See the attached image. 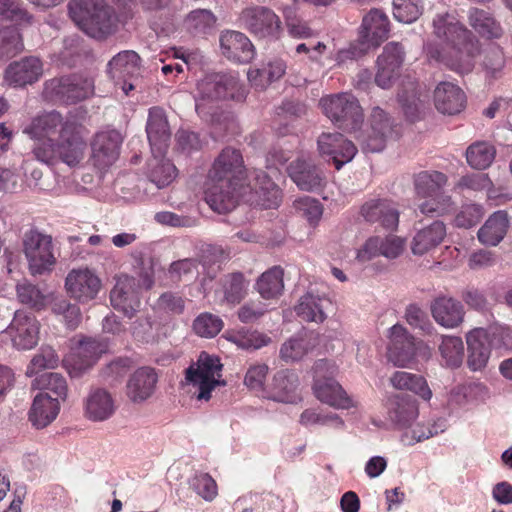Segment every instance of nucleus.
<instances>
[{"label": "nucleus", "mask_w": 512, "mask_h": 512, "mask_svg": "<svg viewBox=\"0 0 512 512\" xmlns=\"http://www.w3.org/2000/svg\"><path fill=\"white\" fill-rule=\"evenodd\" d=\"M248 170L240 150L225 147L214 159L208 172L205 199L210 208L225 214L232 211L240 198L265 209L276 208L282 191L264 171Z\"/></svg>", "instance_id": "1"}, {"label": "nucleus", "mask_w": 512, "mask_h": 512, "mask_svg": "<svg viewBox=\"0 0 512 512\" xmlns=\"http://www.w3.org/2000/svg\"><path fill=\"white\" fill-rule=\"evenodd\" d=\"M82 126L69 122L64 126L57 140L40 139L34 143V157L47 165L62 162L70 168L78 167L84 159L86 142L82 136Z\"/></svg>", "instance_id": "2"}, {"label": "nucleus", "mask_w": 512, "mask_h": 512, "mask_svg": "<svg viewBox=\"0 0 512 512\" xmlns=\"http://www.w3.org/2000/svg\"><path fill=\"white\" fill-rule=\"evenodd\" d=\"M68 9L72 20L92 38L104 39L116 30L115 12L104 0H72Z\"/></svg>", "instance_id": "3"}, {"label": "nucleus", "mask_w": 512, "mask_h": 512, "mask_svg": "<svg viewBox=\"0 0 512 512\" xmlns=\"http://www.w3.org/2000/svg\"><path fill=\"white\" fill-rule=\"evenodd\" d=\"M198 98L196 111L199 115H205L206 101H218L232 99L241 101L245 97V90L239 79L230 74H210L197 84Z\"/></svg>", "instance_id": "4"}, {"label": "nucleus", "mask_w": 512, "mask_h": 512, "mask_svg": "<svg viewBox=\"0 0 512 512\" xmlns=\"http://www.w3.org/2000/svg\"><path fill=\"white\" fill-rule=\"evenodd\" d=\"M222 367L218 357L201 352L197 361L186 369L185 379L196 388L194 395L198 400L208 401L215 387L226 385L225 380L219 379Z\"/></svg>", "instance_id": "5"}, {"label": "nucleus", "mask_w": 512, "mask_h": 512, "mask_svg": "<svg viewBox=\"0 0 512 512\" xmlns=\"http://www.w3.org/2000/svg\"><path fill=\"white\" fill-rule=\"evenodd\" d=\"M427 56L443 64L450 70L459 73H470L475 65V60L480 54V43L476 37L457 46H450L449 49L441 48L436 43H429L426 46Z\"/></svg>", "instance_id": "6"}, {"label": "nucleus", "mask_w": 512, "mask_h": 512, "mask_svg": "<svg viewBox=\"0 0 512 512\" xmlns=\"http://www.w3.org/2000/svg\"><path fill=\"white\" fill-rule=\"evenodd\" d=\"M320 105L334 125L344 131H354L363 122V112L359 101L350 93L323 97L320 100Z\"/></svg>", "instance_id": "7"}, {"label": "nucleus", "mask_w": 512, "mask_h": 512, "mask_svg": "<svg viewBox=\"0 0 512 512\" xmlns=\"http://www.w3.org/2000/svg\"><path fill=\"white\" fill-rule=\"evenodd\" d=\"M361 40L357 45H351L348 49L340 50L338 59H356L364 55L371 46H378L389 32V20L378 9H372L364 16L361 26Z\"/></svg>", "instance_id": "8"}, {"label": "nucleus", "mask_w": 512, "mask_h": 512, "mask_svg": "<svg viewBox=\"0 0 512 512\" xmlns=\"http://www.w3.org/2000/svg\"><path fill=\"white\" fill-rule=\"evenodd\" d=\"M94 92L91 78L81 75H69L45 82L44 94L51 100L74 104L90 97Z\"/></svg>", "instance_id": "9"}, {"label": "nucleus", "mask_w": 512, "mask_h": 512, "mask_svg": "<svg viewBox=\"0 0 512 512\" xmlns=\"http://www.w3.org/2000/svg\"><path fill=\"white\" fill-rule=\"evenodd\" d=\"M23 249L33 275L50 271L56 261L52 237L36 229H31L24 234Z\"/></svg>", "instance_id": "10"}, {"label": "nucleus", "mask_w": 512, "mask_h": 512, "mask_svg": "<svg viewBox=\"0 0 512 512\" xmlns=\"http://www.w3.org/2000/svg\"><path fill=\"white\" fill-rule=\"evenodd\" d=\"M392 132V119L382 108L374 107L370 114L369 127L358 136L361 149L366 153L381 152Z\"/></svg>", "instance_id": "11"}, {"label": "nucleus", "mask_w": 512, "mask_h": 512, "mask_svg": "<svg viewBox=\"0 0 512 512\" xmlns=\"http://www.w3.org/2000/svg\"><path fill=\"white\" fill-rule=\"evenodd\" d=\"M39 330L40 323L33 313L17 310L6 331L16 349L30 350L39 341Z\"/></svg>", "instance_id": "12"}, {"label": "nucleus", "mask_w": 512, "mask_h": 512, "mask_svg": "<svg viewBox=\"0 0 512 512\" xmlns=\"http://www.w3.org/2000/svg\"><path fill=\"white\" fill-rule=\"evenodd\" d=\"M388 359L395 366L405 367L415 358L421 341L415 337L402 324H395L389 329Z\"/></svg>", "instance_id": "13"}, {"label": "nucleus", "mask_w": 512, "mask_h": 512, "mask_svg": "<svg viewBox=\"0 0 512 512\" xmlns=\"http://www.w3.org/2000/svg\"><path fill=\"white\" fill-rule=\"evenodd\" d=\"M241 20L254 36L258 38H278L281 32V21L270 8L256 6L244 10Z\"/></svg>", "instance_id": "14"}, {"label": "nucleus", "mask_w": 512, "mask_h": 512, "mask_svg": "<svg viewBox=\"0 0 512 512\" xmlns=\"http://www.w3.org/2000/svg\"><path fill=\"white\" fill-rule=\"evenodd\" d=\"M360 215L370 224L394 231L399 224L397 204L388 198H371L365 201L360 208Z\"/></svg>", "instance_id": "15"}, {"label": "nucleus", "mask_w": 512, "mask_h": 512, "mask_svg": "<svg viewBox=\"0 0 512 512\" xmlns=\"http://www.w3.org/2000/svg\"><path fill=\"white\" fill-rule=\"evenodd\" d=\"M405 50L401 43H387L377 58L376 84L383 88H390L399 76L400 68L404 62Z\"/></svg>", "instance_id": "16"}, {"label": "nucleus", "mask_w": 512, "mask_h": 512, "mask_svg": "<svg viewBox=\"0 0 512 512\" xmlns=\"http://www.w3.org/2000/svg\"><path fill=\"white\" fill-rule=\"evenodd\" d=\"M43 75V63L35 56H26L11 62L4 70L3 81L13 88H24L37 82Z\"/></svg>", "instance_id": "17"}, {"label": "nucleus", "mask_w": 512, "mask_h": 512, "mask_svg": "<svg viewBox=\"0 0 512 512\" xmlns=\"http://www.w3.org/2000/svg\"><path fill=\"white\" fill-rule=\"evenodd\" d=\"M101 286L100 278L88 268L71 270L65 280L67 293L80 303L95 299Z\"/></svg>", "instance_id": "18"}, {"label": "nucleus", "mask_w": 512, "mask_h": 512, "mask_svg": "<svg viewBox=\"0 0 512 512\" xmlns=\"http://www.w3.org/2000/svg\"><path fill=\"white\" fill-rule=\"evenodd\" d=\"M317 143L320 154L329 156L337 170L350 162L357 153L355 144L340 133H322Z\"/></svg>", "instance_id": "19"}, {"label": "nucleus", "mask_w": 512, "mask_h": 512, "mask_svg": "<svg viewBox=\"0 0 512 512\" xmlns=\"http://www.w3.org/2000/svg\"><path fill=\"white\" fill-rule=\"evenodd\" d=\"M135 279L127 275L120 276L110 292V301L114 309L132 318L139 311L141 302L135 289Z\"/></svg>", "instance_id": "20"}, {"label": "nucleus", "mask_w": 512, "mask_h": 512, "mask_svg": "<svg viewBox=\"0 0 512 512\" xmlns=\"http://www.w3.org/2000/svg\"><path fill=\"white\" fill-rule=\"evenodd\" d=\"M108 351V343L102 338L84 337L75 347L71 370L72 376H79L89 370Z\"/></svg>", "instance_id": "21"}, {"label": "nucleus", "mask_w": 512, "mask_h": 512, "mask_svg": "<svg viewBox=\"0 0 512 512\" xmlns=\"http://www.w3.org/2000/svg\"><path fill=\"white\" fill-rule=\"evenodd\" d=\"M434 34L444 41L441 48L449 49L475 37L456 17L449 13L438 14L433 20Z\"/></svg>", "instance_id": "22"}, {"label": "nucleus", "mask_w": 512, "mask_h": 512, "mask_svg": "<svg viewBox=\"0 0 512 512\" xmlns=\"http://www.w3.org/2000/svg\"><path fill=\"white\" fill-rule=\"evenodd\" d=\"M84 416L92 422H103L110 419L116 405L112 394L105 388L93 387L83 400Z\"/></svg>", "instance_id": "23"}, {"label": "nucleus", "mask_w": 512, "mask_h": 512, "mask_svg": "<svg viewBox=\"0 0 512 512\" xmlns=\"http://www.w3.org/2000/svg\"><path fill=\"white\" fill-rule=\"evenodd\" d=\"M222 54L238 63H249L255 56V48L249 38L239 31L227 30L220 35Z\"/></svg>", "instance_id": "24"}, {"label": "nucleus", "mask_w": 512, "mask_h": 512, "mask_svg": "<svg viewBox=\"0 0 512 512\" xmlns=\"http://www.w3.org/2000/svg\"><path fill=\"white\" fill-rule=\"evenodd\" d=\"M287 170L292 181L303 191L319 190L325 183L323 171L311 161L296 159Z\"/></svg>", "instance_id": "25"}, {"label": "nucleus", "mask_w": 512, "mask_h": 512, "mask_svg": "<svg viewBox=\"0 0 512 512\" xmlns=\"http://www.w3.org/2000/svg\"><path fill=\"white\" fill-rule=\"evenodd\" d=\"M387 415L398 428L409 427L418 416L416 399L407 394H394L386 401Z\"/></svg>", "instance_id": "26"}, {"label": "nucleus", "mask_w": 512, "mask_h": 512, "mask_svg": "<svg viewBox=\"0 0 512 512\" xmlns=\"http://www.w3.org/2000/svg\"><path fill=\"white\" fill-rule=\"evenodd\" d=\"M430 311L435 322L444 328H457L464 321V307L452 297L435 298L430 304Z\"/></svg>", "instance_id": "27"}, {"label": "nucleus", "mask_w": 512, "mask_h": 512, "mask_svg": "<svg viewBox=\"0 0 512 512\" xmlns=\"http://www.w3.org/2000/svg\"><path fill=\"white\" fill-rule=\"evenodd\" d=\"M468 347V367L472 371L484 369L491 355V336L487 330L476 328L466 336Z\"/></svg>", "instance_id": "28"}, {"label": "nucleus", "mask_w": 512, "mask_h": 512, "mask_svg": "<svg viewBox=\"0 0 512 512\" xmlns=\"http://www.w3.org/2000/svg\"><path fill=\"white\" fill-rule=\"evenodd\" d=\"M158 382V374L154 368L144 366L138 368L128 379L127 397L133 403H141L150 398Z\"/></svg>", "instance_id": "29"}, {"label": "nucleus", "mask_w": 512, "mask_h": 512, "mask_svg": "<svg viewBox=\"0 0 512 512\" xmlns=\"http://www.w3.org/2000/svg\"><path fill=\"white\" fill-rule=\"evenodd\" d=\"M122 136L116 130L99 132L91 144L92 156L100 167L112 165L119 156Z\"/></svg>", "instance_id": "30"}, {"label": "nucleus", "mask_w": 512, "mask_h": 512, "mask_svg": "<svg viewBox=\"0 0 512 512\" xmlns=\"http://www.w3.org/2000/svg\"><path fill=\"white\" fill-rule=\"evenodd\" d=\"M146 132L152 151L162 155L168 147L171 131L166 114L160 107H152L149 110Z\"/></svg>", "instance_id": "31"}, {"label": "nucleus", "mask_w": 512, "mask_h": 512, "mask_svg": "<svg viewBox=\"0 0 512 512\" xmlns=\"http://www.w3.org/2000/svg\"><path fill=\"white\" fill-rule=\"evenodd\" d=\"M318 343V334L313 331L297 333L281 345L279 357L286 363L299 361L310 353Z\"/></svg>", "instance_id": "32"}, {"label": "nucleus", "mask_w": 512, "mask_h": 512, "mask_svg": "<svg viewBox=\"0 0 512 512\" xmlns=\"http://www.w3.org/2000/svg\"><path fill=\"white\" fill-rule=\"evenodd\" d=\"M436 109L442 114L454 115L463 110L466 96L462 89L451 83L441 82L434 90Z\"/></svg>", "instance_id": "33"}, {"label": "nucleus", "mask_w": 512, "mask_h": 512, "mask_svg": "<svg viewBox=\"0 0 512 512\" xmlns=\"http://www.w3.org/2000/svg\"><path fill=\"white\" fill-rule=\"evenodd\" d=\"M60 411V402L47 392L38 393L29 411V420L34 427L42 429L51 424Z\"/></svg>", "instance_id": "34"}, {"label": "nucleus", "mask_w": 512, "mask_h": 512, "mask_svg": "<svg viewBox=\"0 0 512 512\" xmlns=\"http://www.w3.org/2000/svg\"><path fill=\"white\" fill-rule=\"evenodd\" d=\"M74 120H64L62 115L57 111H51L35 117L24 132L33 138L47 139L51 135L61 134L64 126Z\"/></svg>", "instance_id": "35"}, {"label": "nucleus", "mask_w": 512, "mask_h": 512, "mask_svg": "<svg viewBox=\"0 0 512 512\" xmlns=\"http://www.w3.org/2000/svg\"><path fill=\"white\" fill-rule=\"evenodd\" d=\"M313 390L318 400L331 407L348 409L353 406L352 400L342 389L341 385L332 377L314 382Z\"/></svg>", "instance_id": "36"}, {"label": "nucleus", "mask_w": 512, "mask_h": 512, "mask_svg": "<svg viewBox=\"0 0 512 512\" xmlns=\"http://www.w3.org/2000/svg\"><path fill=\"white\" fill-rule=\"evenodd\" d=\"M446 236V226L440 220L420 229L414 236L411 250L415 255H424L437 247Z\"/></svg>", "instance_id": "37"}, {"label": "nucleus", "mask_w": 512, "mask_h": 512, "mask_svg": "<svg viewBox=\"0 0 512 512\" xmlns=\"http://www.w3.org/2000/svg\"><path fill=\"white\" fill-rule=\"evenodd\" d=\"M328 305H330L328 298L309 291L300 297L295 306V312L302 320L319 324L327 318L325 309Z\"/></svg>", "instance_id": "38"}, {"label": "nucleus", "mask_w": 512, "mask_h": 512, "mask_svg": "<svg viewBox=\"0 0 512 512\" xmlns=\"http://www.w3.org/2000/svg\"><path fill=\"white\" fill-rule=\"evenodd\" d=\"M509 228L508 214L504 210L494 212L478 230L479 241L487 246L498 245L505 237Z\"/></svg>", "instance_id": "39"}, {"label": "nucleus", "mask_w": 512, "mask_h": 512, "mask_svg": "<svg viewBox=\"0 0 512 512\" xmlns=\"http://www.w3.org/2000/svg\"><path fill=\"white\" fill-rule=\"evenodd\" d=\"M469 25L482 37L487 39L500 38L503 29L498 21L488 12L472 7L467 12Z\"/></svg>", "instance_id": "40"}, {"label": "nucleus", "mask_w": 512, "mask_h": 512, "mask_svg": "<svg viewBox=\"0 0 512 512\" xmlns=\"http://www.w3.org/2000/svg\"><path fill=\"white\" fill-rule=\"evenodd\" d=\"M108 73L112 78H133L140 72V57L132 50L119 52L107 65Z\"/></svg>", "instance_id": "41"}, {"label": "nucleus", "mask_w": 512, "mask_h": 512, "mask_svg": "<svg viewBox=\"0 0 512 512\" xmlns=\"http://www.w3.org/2000/svg\"><path fill=\"white\" fill-rule=\"evenodd\" d=\"M229 259V252L218 245L207 244L202 246L198 264H201L206 277L213 280L221 270L222 264Z\"/></svg>", "instance_id": "42"}, {"label": "nucleus", "mask_w": 512, "mask_h": 512, "mask_svg": "<svg viewBox=\"0 0 512 512\" xmlns=\"http://www.w3.org/2000/svg\"><path fill=\"white\" fill-rule=\"evenodd\" d=\"M443 365L447 368H459L464 359V343L460 337L442 335L438 347Z\"/></svg>", "instance_id": "43"}, {"label": "nucleus", "mask_w": 512, "mask_h": 512, "mask_svg": "<svg viewBox=\"0 0 512 512\" xmlns=\"http://www.w3.org/2000/svg\"><path fill=\"white\" fill-rule=\"evenodd\" d=\"M465 156L470 167L484 170L493 163L496 148L488 141H476L467 147Z\"/></svg>", "instance_id": "44"}, {"label": "nucleus", "mask_w": 512, "mask_h": 512, "mask_svg": "<svg viewBox=\"0 0 512 512\" xmlns=\"http://www.w3.org/2000/svg\"><path fill=\"white\" fill-rule=\"evenodd\" d=\"M298 385V376L294 372L280 370L273 377L272 398L279 402H291Z\"/></svg>", "instance_id": "45"}, {"label": "nucleus", "mask_w": 512, "mask_h": 512, "mask_svg": "<svg viewBox=\"0 0 512 512\" xmlns=\"http://www.w3.org/2000/svg\"><path fill=\"white\" fill-rule=\"evenodd\" d=\"M446 183L447 176L438 171H422L414 177L415 191L423 198L437 195Z\"/></svg>", "instance_id": "46"}, {"label": "nucleus", "mask_w": 512, "mask_h": 512, "mask_svg": "<svg viewBox=\"0 0 512 512\" xmlns=\"http://www.w3.org/2000/svg\"><path fill=\"white\" fill-rule=\"evenodd\" d=\"M392 386L398 390H409L423 399L431 398V390L422 376L405 371H397L390 378Z\"/></svg>", "instance_id": "47"}, {"label": "nucleus", "mask_w": 512, "mask_h": 512, "mask_svg": "<svg viewBox=\"0 0 512 512\" xmlns=\"http://www.w3.org/2000/svg\"><path fill=\"white\" fill-rule=\"evenodd\" d=\"M256 287L264 299H273L281 295L284 288L282 268L274 266L264 272L257 280Z\"/></svg>", "instance_id": "48"}, {"label": "nucleus", "mask_w": 512, "mask_h": 512, "mask_svg": "<svg viewBox=\"0 0 512 512\" xmlns=\"http://www.w3.org/2000/svg\"><path fill=\"white\" fill-rule=\"evenodd\" d=\"M215 24L216 17L208 9L193 10L185 18V26L194 36L209 34L214 29Z\"/></svg>", "instance_id": "49"}, {"label": "nucleus", "mask_w": 512, "mask_h": 512, "mask_svg": "<svg viewBox=\"0 0 512 512\" xmlns=\"http://www.w3.org/2000/svg\"><path fill=\"white\" fill-rule=\"evenodd\" d=\"M32 388L51 392L58 400H65L68 392L66 379L59 373H43L32 381Z\"/></svg>", "instance_id": "50"}, {"label": "nucleus", "mask_w": 512, "mask_h": 512, "mask_svg": "<svg viewBox=\"0 0 512 512\" xmlns=\"http://www.w3.org/2000/svg\"><path fill=\"white\" fill-rule=\"evenodd\" d=\"M176 177V167L168 159L158 160L156 157L149 163V180L158 189L168 186Z\"/></svg>", "instance_id": "51"}, {"label": "nucleus", "mask_w": 512, "mask_h": 512, "mask_svg": "<svg viewBox=\"0 0 512 512\" xmlns=\"http://www.w3.org/2000/svg\"><path fill=\"white\" fill-rule=\"evenodd\" d=\"M226 339L244 350L260 349L271 342L269 336L256 330L228 333Z\"/></svg>", "instance_id": "52"}, {"label": "nucleus", "mask_w": 512, "mask_h": 512, "mask_svg": "<svg viewBox=\"0 0 512 512\" xmlns=\"http://www.w3.org/2000/svg\"><path fill=\"white\" fill-rule=\"evenodd\" d=\"M224 300L230 304H238L245 297L247 283L240 272L227 274L222 279Z\"/></svg>", "instance_id": "53"}, {"label": "nucleus", "mask_w": 512, "mask_h": 512, "mask_svg": "<svg viewBox=\"0 0 512 512\" xmlns=\"http://www.w3.org/2000/svg\"><path fill=\"white\" fill-rule=\"evenodd\" d=\"M23 49L22 37L17 29L0 30V62L15 57Z\"/></svg>", "instance_id": "54"}, {"label": "nucleus", "mask_w": 512, "mask_h": 512, "mask_svg": "<svg viewBox=\"0 0 512 512\" xmlns=\"http://www.w3.org/2000/svg\"><path fill=\"white\" fill-rule=\"evenodd\" d=\"M59 361L56 351L49 345H43L31 359L26 374L32 376L43 369H54Z\"/></svg>", "instance_id": "55"}, {"label": "nucleus", "mask_w": 512, "mask_h": 512, "mask_svg": "<svg viewBox=\"0 0 512 512\" xmlns=\"http://www.w3.org/2000/svg\"><path fill=\"white\" fill-rule=\"evenodd\" d=\"M436 197L427 200L419 205V210L423 215L429 217H440L454 211L455 203L451 196L437 193Z\"/></svg>", "instance_id": "56"}, {"label": "nucleus", "mask_w": 512, "mask_h": 512, "mask_svg": "<svg viewBox=\"0 0 512 512\" xmlns=\"http://www.w3.org/2000/svg\"><path fill=\"white\" fill-rule=\"evenodd\" d=\"M394 18L402 23H412L422 14L421 0H394Z\"/></svg>", "instance_id": "57"}, {"label": "nucleus", "mask_w": 512, "mask_h": 512, "mask_svg": "<svg viewBox=\"0 0 512 512\" xmlns=\"http://www.w3.org/2000/svg\"><path fill=\"white\" fill-rule=\"evenodd\" d=\"M31 16L17 0H0V22L28 23Z\"/></svg>", "instance_id": "58"}, {"label": "nucleus", "mask_w": 512, "mask_h": 512, "mask_svg": "<svg viewBox=\"0 0 512 512\" xmlns=\"http://www.w3.org/2000/svg\"><path fill=\"white\" fill-rule=\"evenodd\" d=\"M222 328V319L208 312L200 314L193 322V330L195 333L205 338L215 337Z\"/></svg>", "instance_id": "59"}, {"label": "nucleus", "mask_w": 512, "mask_h": 512, "mask_svg": "<svg viewBox=\"0 0 512 512\" xmlns=\"http://www.w3.org/2000/svg\"><path fill=\"white\" fill-rule=\"evenodd\" d=\"M16 291L17 297L22 304L28 305L36 310L44 308L45 296L37 286L25 281L16 286Z\"/></svg>", "instance_id": "60"}, {"label": "nucleus", "mask_w": 512, "mask_h": 512, "mask_svg": "<svg viewBox=\"0 0 512 512\" xmlns=\"http://www.w3.org/2000/svg\"><path fill=\"white\" fill-rule=\"evenodd\" d=\"M198 259L185 258L171 263L169 267V275L173 280H192L197 277L198 272Z\"/></svg>", "instance_id": "61"}, {"label": "nucleus", "mask_w": 512, "mask_h": 512, "mask_svg": "<svg viewBox=\"0 0 512 512\" xmlns=\"http://www.w3.org/2000/svg\"><path fill=\"white\" fill-rule=\"evenodd\" d=\"M300 423L303 425H329L331 424L337 429H342L344 427V421L339 417L336 413H317L315 410L306 409L302 412L300 416Z\"/></svg>", "instance_id": "62"}, {"label": "nucleus", "mask_w": 512, "mask_h": 512, "mask_svg": "<svg viewBox=\"0 0 512 512\" xmlns=\"http://www.w3.org/2000/svg\"><path fill=\"white\" fill-rule=\"evenodd\" d=\"M483 215L484 211L480 205H464L455 216L454 223L458 228L469 229L477 225L483 218Z\"/></svg>", "instance_id": "63"}, {"label": "nucleus", "mask_w": 512, "mask_h": 512, "mask_svg": "<svg viewBox=\"0 0 512 512\" xmlns=\"http://www.w3.org/2000/svg\"><path fill=\"white\" fill-rule=\"evenodd\" d=\"M191 488L204 500L211 501L217 495V484L207 473L196 474L190 480Z\"/></svg>", "instance_id": "64"}]
</instances>
